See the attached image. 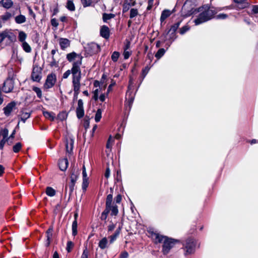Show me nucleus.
<instances>
[{
  "label": "nucleus",
  "instance_id": "34",
  "mask_svg": "<svg viewBox=\"0 0 258 258\" xmlns=\"http://www.w3.org/2000/svg\"><path fill=\"white\" fill-rule=\"evenodd\" d=\"M22 148V144L18 142L16 143L13 147V150L15 153L19 152Z\"/></svg>",
  "mask_w": 258,
  "mask_h": 258
},
{
  "label": "nucleus",
  "instance_id": "14",
  "mask_svg": "<svg viewBox=\"0 0 258 258\" xmlns=\"http://www.w3.org/2000/svg\"><path fill=\"white\" fill-rule=\"evenodd\" d=\"M74 140L72 138L67 139L66 143V151L68 153H71L73 149Z\"/></svg>",
  "mask_w": 258,
  "mask_h": 258
},
{
  "label": "nucleus",
  "instance_id": "22",
  "mask_svg": "<svg viewBox=\"0 0 258 258\" xmlns=\"http://www.w3.org/2000/svg\"><path fill=\"white\" fill-rule=\"evenodd\" d=\"M12 5L13 2L11 0H2L0 2V5L7 9L11 7Z\"/></svg>",
  "mask_w": 258,
  "mask_h": 258
},
{
  "label": "nucleus",
  "instance_id": "60",
  "mask_svg": "<svg viewBox=\"0 0 258 258\" xmlns=\"http://www.w3.org/2000/svg\"><path fill=\"white\" fill-rule=\"evenodd\" d=\"M8 141V139H3L0 142V149H3L6 142Z\"/></svg>",
  "mask_w": 258,
  "mask_h": 258
},
{
  "label": "nucleus",
  "instance_id": "18",
  "mask_svg": "<svg viewBox=\"0 0 258 258\" xmlns=\"http://www.w3.org/2000/svg\"><path fill=\"white\" fill-rule=\"evenodd\" d=\"M52 232H53V228L52 227H50L48 228V229L47 230L46 234V237H47V241L46 243V245L47 246H48L50 244L51 238L52 237Z\"/></svg>",
  "mask_w": 258,
  "mask_h": 258
},
{
  "label": "nucleus",
  "instance_id": "44",
  "mask_svg": "<svg viewBox=\"0 0 258 258\" xmlns=\"http://www.w3.org/2000/svg\"><path fill=\"white\" fill-rule=\"evenodd\" d=\"M30 116V113L29 112H23L21 115V120L24 122H25L26 120Z\"/></svg>",
  "mask_w": 258,
  "mask_h": 258
},
{
  "label": "nucleus",
  "instance_id": "29",
  "mask_svg": "<svg viewBox=\"0 0 258 258\" xmlns=\"http://www.w3.org/2000/svg\"><path fill=\"white\" fill-rule=\"evenodd\" d=\"M46 194L49 197H53L55 195V190L51 187H47L46 189Z\"/></svg>",
  "mask_w": 258,
  "mask_h": 258
},
{
  "label": "nucleus",
  "instance_id": "58",
  "mask_svg": "<svg viewBox=\"0 0 258 258\" xmlns=\"http://www.w3.org/2000/svg\"><path fill=\"white\" fill-rule=\"evenodd\" d=\"M131 42L129 41L126 40L124 44L123 50H128L130 48Z\"/></svg>",
  "mask_w": 258,
  "mask_h": 258
},
{
  "label": "nucleus",
  "instance_id": "46",
  "mask_svg": "<svg viewBox=\"0 0 258 258\" xmlns=\"http://www.w3.org/2000/svg\"><path fill=\"white\" fill-rule=\"evenodd\" d=\"M173 12V10H165L162 12L161 16H170L172 15Z\"/></svg>",
  "mask_w": 258,
  "mask_h": 258
},
{
  "label": "nucleus",
  "instance_id": "38",
  "mask_svg": "<svg viewBox=\"0 0 258 258\" xmlns=\"http://www.w3.org/2000/svg\"><path fill=\"white\" fill-rule=\"evenodd\" d=\"M77 55V54L74 52L70 53L67 55V58L69 61H72L76 57Z\"/></svg>",
  "mask_w": 258,
  "mask_h": 258
},
{
  "label": "nucleus",
  "instance_id": "50",
  "mask_svg": "<svg viewBox=\"0 0 258 258\" xmlns=\"http://www.w3.org/2000/svg\"><path fill=\"white\" fill-rule=\"evenodd\" d=\"M134 100V97L133 96H131L128 97V101L126 104V105L128 106L129 109H130L131 108V106L132 105V104Z\"/></svg>",
  "mask_w": 258,
  "mask_h": 258
},
{
  "label": "nucleus",
  "instance_id": "63",
  "mask_svg": "<svg viewBox=\"0 0 258 258\" xmlns=\"http://www.w3.org/2000/svg\"><path fill=\"white\" fill-rule=\"evenodd\" d=\"M107 217H108V216L107 215H105V214H103L102 213L101 217H100V219L101 220L104 221L106 223V220Z\"/></svg>",
  "mask_w": 258,
  "mask_h": 258
},
{
  "label": "nucleus",
  "instance_id": "33",
  "mask_svg": "<svg viewBox=\"0 0 258 258\" xmlns=\"http://www.w3.org/2000/svg\"><path fill=\"white\" fill-rule=\"evenodd\" d=\"M77 221L74 220L72 223V234L75 236L77 234Z\"/></svg>",
  "mask_w": 258,
  "mask_h": 258
},
{
  "label": "nucleus",
  "instance_id": "57",
  "mask_svg": "<svg viewBox=\"0 0 258 258\" xmlns=\"http://www.w3.org/2000/svg\"><path fill=\"white\" fill-rule=\"evenodd\" d=\"M71 74V70H69L68 71H67L66 72H64L63 74V76H62V78L63 79H67L69 76L70 75V74Z\"/></svg>",
  "mask_w": 258,
  "mask_h": 258
},
{
  "label": "nucleus",
  "instance_id": "35",
  "mask_svg": "<svg viewBox=\"0 0 258 258\" xmlns=\"http://www.w3.org/2000/svg\"><path fill=\"white\" fill-rule=\"evenodd\" d=\"M101 116H102V111L100 109H98L97 110V112L96 113L95 116V120L96 122H99L101 118Z\"/></svg>",
  "mask_w": 258,
  "mask_h": 258
},
{
  "label": "nucleus",
  "instance_id": "16",
  "mask_svg": "<svg viewBox=\"0 0 258 258\" xmlns=\"http://www.w3.org/2000/svg\"><path fill=\"white\" fill-rule=\"evenodd\" d=\"M212 18V17H197L193 22L195 23V25H199L210 20Z\"/></svg>",
  "mask_w": 258,
  "mask_h": 258
},
{
  "label": "nucleus",
  "instance_id": "23",
  "mask_svg": "<svg viewBox=\"0 0 258 258\" xmlns=\"http://www.w3.org/2000/svg\"><path fill=\"white\" fill-rule=\"evenodd\" d=\"M27 34L24 31H20L19 32L18 40L21 43L26 42L25 40L27 38Z\"/></svg>",
  "mask_w": 258,
  "mask_h": 258
},
{
  "label": "nucleus",
  "instance_id": "15",
  "mask_svg": "<svg viewBox=\"0 0 258 258\" xmlns=\"http://www.w3.org/2000/svg\"><path fill=\"white\" fill-rule=\"evenodd\" d=\"M68 164L69 162L67 158L62 159L58 162L59 168L61 171H65L68 166Z\"/></svg>",
  "mask_w": 258,
  "mask_h": 258
},
{
  "label": "nucleus",
  "instance_id": "54",
  "mask_svg": "<svg viewBox=\"0 0 258 258\" xmlns=\"http://www.w3.org/2000/svg\"><path fill=\"white\" fill-rule=\"evenodd\" d=\"M115 84V82L113 80H111V84L109 85L107 89V95L112 90V87H113Z\"/></svg>",
  "mask_w": 258,
  "mask_h": 258
},
{
  "label": "nucleus",
  "instance_id": "39",
  "mask_svg": "<svg viewBox=\"0 0 258 258\" xmlns=\"http://www.w3.org/2000/svg\"><path fill=\"white\" fill-rule=\"evenodd\" d=\"M190 29V27L188 25H186L182 27H181L179 30V33L181 35L184 34L186 32H187Z\"/></svg>",
  "mask_w": 258,
  "mask_h": 258
},
{
  "label": "nucleus",
  "instance_id": "8",
  "mask_svg": "<svg viewBox=\"0 0 258 258\" xmlns=\"http://www.w3.org/2000/svg\"><path fill=\"white\" fill-rule=\"evenodd\" d=\"M14 88V81L12 79H8L4 83L3 91L5 93L11 92Z\"/></svg>",
  "mask_w": 258,
  "mask_h": 258
},
{
  "label": "nucleus",
  "instance_id": "62",
  "mask_svg": "<svg viewBox=\"0 0 258 258\" xmlns=\"http://www.w3.org/2000/svg\"><path fill=\"white\" fill-rule=\"evenodd\" d=\"M51 25L54 27H57L58 26V22L55 19H52L51 21Z\"/></svg>",
  "mask_w": 258,
  "mask_h": 258
},
{
  "label": "nucleus",
  "instance_id": "41",
  "mask_svg": "<svg viewBox=\"0 0 258 258\" xmlns=\"http://www.w3.org/2000/svg\"><path fill=\"white\" fill-rule=\"evenodd\" d=\"M49 64L51 67H57L58 66V63L57 61L54 59V56H52L51 60H49Z\"/></svg>",
  "mask_w": 258,
  "mask_h": 258
},
{
  "label": "nucleus",
  "instance_id": "47",
  "mask_svg": "<svg viewBox=\"0 0 258 258\" xmlns=\"http://www.w3.org/2000/svg\"><path fill=\"white\" fill-rule=\"evenodd\" d=\"M112 201V195L111 194H109L107 196L105 205L112 206L111 205Z\"/></svg>",
  "mask_w": 258,
  "mask_h": 258
},
{
  "label": "nucleus",
  "instance_id": "30",
  "mask_svg": "<svg viewBox=\"0 0 258 258\" xmlns=\"http://www.w3.org/2000/svg\"><path fill=\"white\" fill-rule=\"evenodd\" d=\"M66 7L68 10L72 11H74L75 9V7L72 0H68Z\"/></svg>",
  "mask_w": 258,
  "mask_h": 258
},
{
  "label": "nucleus",
  "instance_id": "2",
  "mask_svg": "<svg viewBox=\"0 0 258 258\" xmlns=\"http://www.w3.org/2000/svg\"><path fill=\"white\" fill-rule=\"evenodd\" d=\"M82 58L81 57L79 59L73 63V66L71 70L72 74V84L73 90L74 91V96H77L80 93L81 87V71L80 66L82 64Z\"/></svg>",
  "mask_w": 258,
  "mask_h": 258
},
{
  "label": "nucleus",
  "instance_id": "43",
  "mask_svg": "<svg viewBox=\"0 0 258 258\" xmlns=\"http://www.w3.org/2000/svg\"><path fill=\"white\" fill-rule=\"evenodd\" d=\"M33 90L36 93L37 96L38 98H41L42 97V92L41 89L37 87H34Z\"/></svg>",
  "mask_w": 258,
  "mask_h": 258
},
{
  "label": "nucleus",
  "instance_id": "24",
  "mask_svg": "<svg viewBox=\"0 0 258 258\" xmlns=\"http://www.w3.org/2000/svg\"><path fill=\"white\" fill-rule=\"evenodd\" d=\"M81 1L84 7L92 6L96 3L94 0H81Z\"/></svg>",
  "mask_w": 258,
  "mask_h": 258
},
{
  "label": "nucleus",
  "instance_id": "36",
  "mask_svg": "<svg viewBox=\"0 0 258 258\" xmlns=\"http://www.w3.org/2000/svg\"><path fill=\"white\" fill-rule=\"evenodd\" d=\"M116 222H113L112 220L109 221V224L107 226V231L108 232H111L113 231L116 226Z\"/></svg>",
  "mask_w": 258,
  "mask_h": 258
},
{
  "label": "nucleus",
  "instance_id": "9",
  "mask_svg": "<svg viewBox=\"0 0 258 258\" xmlns=\"http://www.w3.org/2000/svg\"><path fill=\"white\" fill-rule=\"evenodd\" d=\"M77 116L78 118H81L84 115L83 102L82 99H79L78 102V107L76 109Z\"/></svg>",
  "mask_w": 258,
  "mask_h": 258
},
{
  "label": "nucleus",
  "instance_id": "1",
  "mask_svg": "<svg viewBox=\"0 0 258 258\" xmlns=\"http://www.w3.org/2000/svg\"><path fill=\"white\" fill-rule=\"evenodd\" d=\"M150 236L155 244H162V252L164 255H167L171 249L174 247L178 241L175 239L168 237L158 233L157 231L150 230Z\"/></svg>",
  "mask_w": 258,
  "mask_h": 258
},
{
  "label": "nucleus",
  "instance_id": "21",
  "mask_svg": "<svg viewBox=\"0 0 258 258\" xmlns=\"http://www.w3.org/2000/svg\"><path fill=\"white\" fill-rule=\"evenodd\" d=\"M121 227L119 226L118 228L116 229L114 234L111 235L109 237L110 242V243H112L117 238V237L119 235Z\"/></svg>",
  "mask_w": 258,
  "mask_h": 258
},
{
  "label": "nucleus",
  "instance_id": "5",
  "mask_svg": "<svg viewBox=\"0 0 258 258\" xmlns=\"http://www.w3.org/2000/svg\"><path fill=\"white\" fill-rule=\"evenodd\" d=\"M85 49L88 55H92L100 51V47L97 43L91 42L86 45Z\"/></svg>",
  "mask_w": 258,
  "mask_h": 258
},
{
  "label": "nucleus",
  "instance_id": "13",
  "mask_svg": "<svg viewBox=\"0 0 258 258\" xmlns=\"http://www.w3.org/2000/svg\"><path fill=\"white\" fill-rule=\"evenodd\" d=\"M177 36L176 34V32L171 31V30H169L168 32V39L170 41L169 44H167V49H168V47L170 46L171 44L176 39Z\"/></svg>",
  "mask_w": 258,
  "mask_h": 258
},
{
  "label": "nucleus",
  "instance_id": "40",
  "mask_svg": "<svg viewBox=\"0 0 258 258\" xmlns=\"http://www.w3.org/2000/svg\"><path fill=\"white\" fill-rule=\"evenodd\" d=\"M89 185L88 178L83 179L82 189L85 192Z\"/></svg>",
  "mask_w": 258,
  "mask_h": 258
},
{
  "label": "nucleus",
  "instance_id": "42",
  "mask_svg": "<svg viewBox=\"0 0 258 258\" xmlns=\"http://www.w3.org/2000/svg\"><path fill=\"white\" fill-rule=\"evenodd\" d=\"M0 134L3 137V139L8 140V136L9 134V131L7 128H4L1 130Z\"/></svg>",
  "mask_w": 258,
  "mask_h": 258
},
{
  "label": "nucleus",
  "instance_id": "45",
  "mask_svg": "<svg viewBox=\"0 0 258 258\" xmlns=\"http://www.w3.org/2000/svg\"><path fill=\"white\" fill-rule=\"evenodd\" d=\"M150 69V68L148 66H146L143 69L142 73V76L143 77L142 80H143L144 79V78L146 77V76L147 75Z\"/></svg>",
  "mask_w": 258,
  "mask_h": 258
},
{
  "label": "nucleus",
  "instance_id": "17",
  "mask_svg": "<svg viewBox=\"0 0 258 258\" xmlns=\"http://www.w3.org/2000/svg\"><path fill=\"white\" fill-rule=\"evenodd\" d=\"M4 32L5 38H7L11 42H14L16 40V37L13 33L7 30L4 31Z\"/></svg>",
  "mask_w": 258,
  "mask_h": 258
},
{
  "label": "nucleus",
  "instance_id": "48",
  "mask_svg": "<svg viewBox=\"0 0 258 258\" xmlns=\"http://www.w3.org/2000/svg\"><path fill=\"white\" fill-rule=\"evenodd\" d=\"M15 21L18 24H22L26 21V17H15Z\"/></svg>",
  "mask_w": 258,
  "mask_h": 258
},
{
  "label": "nucleus",
  "instance_id": "56",
  "mask_svg": "<svg viewBox=\"0 0 258 258\" xmlns=\"http://www.w3.org/2000/svg\"><path fill=\"white\" fill-rule=\"evenodd\" d=\"M112 142H113V140L111 138V137L110 136L107 140V142L106 144V148H108V149L111 148Z\"/></svg>",
  "mask_w": 258,
  "mask_h": 258
},
{
  "label": "nucleus",
  "instance_id": "32",
  "mask_svg": "<svg viewBox=\"0 0 258 258\" xmlns=\"http://www.w3.org/2000/svg\"><path fill=\"white\" fill-rule=\"evenodd\" d=\"M75 183L74 182H70L68 185H66L65 187V191H67L68 187H69V195L70 196L72 194L73 192L74 189V186Z\"/></svg>",
  "mask_w": 258,
  "mask_h": 258
},
{
  "label": "nucleus",
  "instance_id": "11",
  "mask_svg": "<svg viewBox=\"0 0 258 258\" xmlns=\"http://www.w3.org/2000/svg\"><path fill=\"white\" fill-rule=\"evenodd\" d=\"M15 103L14 102H12L9 103L4 108V113L6 115L9 116L12 111H13L14 108L15 106Z\"/></svg>",
  "mask_w": 258,
  "mask_h": 258
},
{
  "label": "nucleus",
  "instance_id": "59",
  "mask_svg": "<svg viewBox=\"0 0 258 258\" xmlns=\"http://www.w3.org/2000/svg\"><path fill=\"white\" fill-rule=\"evenodd\" d=\"M138 15V11L136 9H132L130 11V16H136Z\"/></svg>",
  "mask_w": 258,
  "mask_h": 258
},
{
  "label": "nucleus",
  "instance_id": "26",
  "mask_svg": "<svg viewBox=\"0 0 258 258\" xmlns=\"http://www.w3.org/2000/svg\"><path fill=\"white\" fill-rule=\"evenodd\" d=\"M166 52V50L164 48H160L155 55V56L158 59H160L162 57Z\"/></svg>",
  "mask_w": 258,
  "mask_h": 258
},
{
  "label": "nucleus",
  "instance_id": "27",
  "mask_svg": "<svg viewBox=\"0 0 258 258\" xmlns=\"http://www.w3.org/2000/svg\"><path fill=\"white\" fill-rule=\"evenodd\" d=\"M22 47L23 50L27 53H29L31 51L32 49L29 44L26 42L22 43Z\"/></svg>",
  "mask_w": 258,
  "mask_h": 258
},
{
  "label": "nucleus",
  "instance_id": "19",
  "mask_svg": "<svg viewBox=\"0 0 258 258\" xmlns=\"http://www.w3.org/2000/svg\"><path fill=\"white\" fill-rule=\"evenodd\" d=\"M43 115L47 119H49L50 120L53 121L55 118V115L53 112H48V111H44Z\"/></svg>",
  "mask_w": 258,
  "mask_h": 258
},
{
  "label": "nucleus",
  "instance_id": "61",
  "mask_svg": "<svg viewBox=\"0 0 258 258\" xmlns=\"http://www.w3.org/2000/svg\"><path fill=\"white\" fill-rule=\"evenodd\" d=\"M88 251L87 250V249L86 248L84 250V251L83 252V253L81 256V258H88Z\"/></svg>",
  "mask_w": 258,
  "mask_h": 258
},
{
  "label": "nucleus",
  "instance_id": "55",
  "mask_svg": "<svg viewBox=\"0 0 258 258\" xmlns=\"http://www.w3.org/2000/svg\"><path fill=\"white\" fill-rule=\"evenodd\" d=\"M251 11L253 14H258V5H253L251 7Z\"/></svg>",
  "mask_w": 258,
  "mask_h": 258
},
{
  "label": "nucleus",
  "instance_id": "53",
  "mask_svg": "<svg viewBox=\"0 0 258 258\" xmlns=\"http://www.w3.org/2000/svg\"><path fill=\"white\" fill-rule=\"evenodd\" d=\"M111 206L105 205V209L102 213L105 214V215H108V214L111 211Z\"/></svg>",
  "mask_w": 258,
  "mask_h": 258
},
{
  "label": "nucleus",
  "instance_id": "31",
  "mask_svg": "<svg viewBox=\"0 0 258 258\" xmlns=\"http://www.w3.org/2000/svg\"><path fill=\"white\" fill-rule=\"evenodd\" d=\"M234 2L237 3L239 8H243L245 7L247 5V3L246 2V0H234Z\"/></svg>",
  "mask_w": 258,
  "mask_h": 258
},
{
  "label": "nucleus",
  "instance_id": "3",
  "mask_svg": "<svg viewBox=\"0 0 258 258\" xmlns=\"http://www.w3.org/2000/svg\"><path fill=\"white\" fill-rule=\"evenodd\" d=\"M216 12L214 8H210L208 5L199 8H192L188 13V15H198V16H213Z\"/></svg>",
  "mask_w": 258,
  "mask_h": 258
},
{
  "label": "nucleus",
  "instance_id": "7",
  "mask_svg": "<svg viewBox=\"0 0 258 258\" xmlns=\"http://www.w3.org/2000/svg\"><path fill=\"white\" fill-rule=\"evenodd\" d=\"M56 75L54 74H51L47 76L44 87L46 89L52 88L56 82Z\"/></svg>",
  "mask_w": 258,
  "mask_h": 258
},
{
  "label": "nucleus",
  "instance_id": "49",
  "mask_svg": "<svg viewBox=\"0 0 258 258\" xmlns=\"http://www.w3.org/2000/svg\"><path fill=\"white\" fill-rule=\"evenodd\" d=\"M180 24V22H178L176 23L175 24H174L171 27L170 30H171V31L176 32L177 29L179 27Z\"/></svg>",
  "mask_w": 258,
  "mask_h": 258
},
{
  "label": "nucleus",
  "instance_id": "52",
  "mask_svg": "<svg viewBox=\"0 0 258 258\" xmlns=\"http://www.w3.org/2000/svg\"><path fill=\"white\" fill-rule=\"evenodd\" d=\"M131 54V52L129 50H123V55L124 56V58L125 59H128L129 58V57L130 56Z\"/></svg>",
  "mask_w": 258,
  "mask_h": 258
},
{
  "label": "nucleus",
  "instance_id": "10",
  "mask_svg": "<svg viewBox=\"0 0 258 258\" xmlns=\"http://www.w3.org/2000/svg\"><path fill=\"white\" fill-rule=\"evenodd\" d=\"M100 34L101 36L104 38L107 39L110 36V31L108 27L106 26H102L100 30Z\"/></svg>",
  "mask_w": 258,
  "mask_h": 258
},
{
  "label": "nucleus",
  "instance_id": "64",
  "mask_svg": "<svg viewBox=\"0 0 258 258\" xmlns=\"http://www.w3.org/2000/svg\"><path fill=\"white\" fill-rule=\"evenodd\" d=\"M128 256V253L126 251H124L120 254V258H127Z\"/></svg>",
  "mask_w": 258,
  "mask_h": 258
},
{
  "label": "nucleus",
  "instance_id": "6",
  "mask_svg": "<svg viewBox=\"0 0 258 258\" xmlns=\"http://www.w3.org/2000/svg\"><path fill=\"white\" fill-rule=\"evenodd\" d=\"M42 69L38 66L35 65L33 67V71L31 74V78L33 81L35 82H39L41 79Z\"/></svg>",
  "mask_w": 258,
  "mask_h": 258
},
{
  "label": "nucleus",
  "instance_id": "25",
  "mask_svg": "<svg viewBox=\"0 0 258 258\" xmlns=\"http://www.w3.org/2000/svg\"><path fill=\"white\" fill-rule=\"evenodd\" d=\"M108 243L107 239L106 237L102 238L99 242V246L101 249H104L107 246Z\"/></svg>",
  "mask_w": 258,
  "mask_h": 258
},
{
  "label": "nucleus",
  "instance_id": "20",
  "mask_svg": "<svg viewBox=\"0 0 258 258\" xmlns=\"http://www.w3.org/2000/svg\"><path fill=\"white\" fill-rule=\"evenodd\" d=\"M79 174V173L78 171H76L75 170L72 171L70 176L71 182L76 183V182L78 179Z\"/></svg>",
  "mask_w": 258,
  "mask_h": 258
},
{
  "label": "nucleus",
  "instance_id": "51",
  "mask_svg": "<svg viewBox=\"0 0 258 258\" xmlns=\"http://www.w3.org/2000/svg\"><path fill=\"white\" fill-rule=\"evenodd\" d=\"M74 246V243L71 241H68L67 242V250L68 251V252H70L72 250V249L73 248Z\"/></svg>",
  "mask_w": 258,
  "mask_h": 258
},
{
  "label": "nucleus",
  "instance_id": "4",
  "mask_svg": "<svg viewBox=\"0 0 258 258\" xmlns=\"http://www.w3.org/2000/svg\"><path fill=\"white\" fill-rule=\"evenodd\" d=\"M196 245V241L193 238L187 239L183 244L185 254H190L194 252Z\"/></svg>",
  "mask_w": 258,
  "mask_h": 258
},
{
  "label": "nucleus",
  "instance_id": "28",
  "mask_svg": "<svg viewBox=\"0 0 258 258\" xmlns=\"http://www.w3.org/2000/svg\"><path fill=\"white\" fill-rule=\"evenodd\" d=\"M111 216H115L118 213V208L116 205L111 206Z\"/></svg>",
  "mask_w": 258,
  "mask_h": 258
},
{
  "label": "nucleus",
  "instance_id": "12",
  "mask_svg": "<svg viewBox=\"0 0 258 258\" xmlns=\"http://www.w3.org/2000/svg\"><path fill=\"white\" fill-rule=\"evenodd\" d=\"M59 44L60 48L62 50H64L70 45V41L67 38H61L59 40Z\"/></svg>",
  "mask_w": 258,
  "mask_h": 258
},
{
  "label": "nucleus",
  "instance_id": "37",
  "mask_svg": "<svg viewBox=\"0 0 258 258\" xmlns=\"http://www.w3.org/2000/svg\"><path fill=\"white\" fill-rule=\"evenodd\" d=\"M120 55V53L118 51H114L111 55V59L114 62H116Z\"/></svg>",
  "mask_w": 258,
  "mask_h": 258
}]
</instances>
